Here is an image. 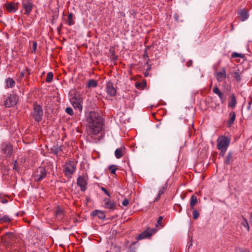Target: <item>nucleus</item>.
Listing matches in <instances>:
<instances>
[{
	"mask_svg": "<svg viewBox=\"0 0 252 252\" xmlns=\"http://www.w3.org/2000/svg\"><path fill=\"white\" fill-rule=\"evenodd\" d=\"M86 122L93 134L96 135L102 130L103 120L100 115L95 112H90L86 116Z\"/></svg>",
	"mask_w": 252,
	"mask_h": 252,
	"instance_id": "1",
	"label": "nucleus"
},
{
	"mask_svg": "<svg viewBox=\"0 0 252 252\" xmlns=\"http://www.w3.org/2000/svg\"><path fill=\"white\" fill-rule=\"evenodd\" d=\"M162 220H163V217L162 216H160L158 218V220L157 221V224L158 225H161V221H162Z\"/></svg>",
	"mask_w": 252,
	"mask_h": 252,
	"instance_id": "43",
	"label": "nucleus"
},
{
	"mask_svg": "<svg viewBox=\"0 0 252 252\" xmlns=\"http://www.w3.org/2000/svg\"><path fill=\"white\" fill-rule=\"evenodd\" d=\"M232 158V156L231 152L228 153L226 157L225 158L224 163L226 165H228L230 164V162Z\"/></svg>",
	"mask_w": 252,
	"mask_h": 252,
	"instance_id": "30",
	"label": "nucleus"
},
{
	"mask_svg": "<svg viewBox=\"0 0 252 252\" xmlns=\"http://www.w3.org/2000/svg\"><path fill=\"white\" fill-rule=\"evenodd\" d=\"M240 252H250V251H249L247 249H244V250H242Z\"/></svg>",
	"mask_w": 252,
	"mask_h": 252,
	"instance_id": "46",
	"label": "nucleus"
},
{
	"mask_svg": "<svg viewBox=\"0 0 252 252\" xmlns=\"http://www.w3.org/2000/svg\"><path fill=\"white\" fill-rule=\"evenodd\" d=\"M247 109L248 110H250L251 109V105H248L247 107Z\"/></svg>",
	"mask_w": 252,
	"mask_h": 252,
	"instance_id": "48",
	"label": "nucleus"
},
{
	"mask_svg": "<svg viewBox=\"0 0 252 252\" xmlns=\"http://www.w3.org/2000/svg\"><path fill=\"white\" fill-rule=\"evenodd\" d=\"M65 112L70 116L73 115V111L71 107H67L65 110Z\"/></svg>",
	"mask_w": 252,
	"mask_h": 252,
	"instance_id": "38",
	"label": "nucleus"
},
{
	"mask_svg": "<svg viewBox=\"0 0 252 252\" xmlns=\"http://www.w3.org/2000/svg\"><path fill=\"white\" fill-rule=\"evenodd\" d=\"M77 162L74 160H69L64 165V173L66 177L69 179L72 178L73 174L75 172Z\"/></svg>",
	"mask_w": 252,
	"mask_h": 252,
	"instance_id": "4",
	"label": "nucleus"
},
{
	"mask_svg": "<svg viewBox=\"0 0 252 252\" xmlns=\"http://www.w3.org/2000/svg\"><path fill=\"white\" fill-rule=\"evenodd\" d=\"M53 78V74L52 72H49L47 73L46 78V81L48 83H50L52 81Z\"/></svg>",
	"mask_w": 252,
	"mask_h": 252,
	"instance_id": "34",
	"label": "nucleus"
},
{
	"mask_svg": "<svg viewBox=\"0 0 252 252\" xmlns=\"http://www.w3.org/2000/svg\"><path fill=\"white\" fill-rule=\"evenodd\" d=\"M1 150L4 154L9 156L12 153V147L10 143H5L1 145Z\"/></svg>",
	"mask_w": 252,
	"mask_h": 252,
	"instance_id": "13",
	"label": "nucleus"
},
{
	"mask_svg": "<svg viewBox=\"0 0 252 252\" xmlns=\"http://www.w3.org/2000/svg\"><path fill=\"white\" fill-rule=\"evenodd\" d=\"M175 19H176V20L177 21L178 20V19H177V18H176V17H175Z\"/></svg>",
	"mask_w": 252,
	"mask_h": 252,
	"instance_id": "54",
	"label": "nucleus"
},
{
	"mask_svg": "<svg viewBox=\"0 0 252 252\" xmlns=\"http://www.w3.org/2000/svg\"><path fill=\"white\" fill-rule=\"evenodd\" d=\"M34 5L32 0H22L21 1V11L23 12L24 15L29 16L30 15L33 8Z\"/></svg>",
	"mask_w": 252,
	"mask_h": 252,
	"instance_id": "6",
	"label": "nucleus"
},
{
	"mask_svg": "<svg viewBox=\"0 0 252 252\" xmlns=\"http://www.w3.org/2000/svg\"><path fill=\"white\" fill-rule=\"evenodd\" d=\"M144 57H147V58L148 57V55H147V54L146 53V54H144Z\"/></svg>",
	"mask_w": 252,
	"mask_h": 252,
	"instance_id": "51",
	"label": "nucleus"
},
{
	"mask_svg": "<svg viewBox=\"0 0 252 252\" xmlns=\"http://www.w3.org/2000/svg\"><path fill=\"white\" fill-rule=\"evenodd\" d=\"M101 190H102L107 196L110 197V194L109 191L104 187L101 188Z\"/></svg>",
	"mask_w": 252,
	"mask_h": 252,
	"instance_id": "40",
	"label": "nucleus"
},
{
	"mask_svg": "<svg viewBox=\"0 0 252 252\" xmlns=\"http://www.w3.org/2000/svg\"><path fill=\"white\" fill-rule=\"evenodd\" d=\"M11 219L7 215L0 216V223L2 224L5 222H9Z\"/></svg>",
	"mask_w": 252,
	"mask_h": 252,
	"instance_id": "27",
	"label": "nucleus"
},
{
	"mask_svg": "<svg viewBox=\"0 0 252 252\" xmlns=\"http://www.w3.org/2000/svg\"><path fill=\"white\" fill-rule=\"evenodd\" d=\"M197 203V199L195 195H192L190 197L189 205L191 209H193L194 206Z\"/></svg>",
	"mask_w": 252,
	"mask_h": 252,
	"instance_id": "26",
	"label": "nucleus"
},
{
	"mask_svg": "<svg viewBox=\"0 0 252 252\" xmlns=\"http://www.w3.org/2000/svg\"><path fill=\"white\" fill-rule=\"evenodd\" d=\"M17 163V161H15V162H14V165L13 167V169H15V170H17V168L16 165V164Z\"/></svg>",
	"mask_w": 252,
	"mask_h": 252,
	"instance_id": "44",
	"label": "nucleus"
},
{
	"mask_svg": "<svg viewBox=\"0 0 252 252\" xmlns=\"http://www.w3.org/2000/svg\"><path fill=\"white\" fill-rule=\"evenodd\" d=\"M128 252H135V250L134 249H130L129 250Z\"/></svg>",
	"mask_w": 252,
	"mask_h": 252,
	"instance_id": "50",
	"label": "nucleus"
},
{
	"mask_svg": "<svg viewBox=\"0 0 252 252\" xmlns=\"http://www.w3.org/2000/svg\"><path fill=\"white\" fill-rule=\"evenodd\" d=\"M109 169H110L111 173L113 174H116V170H117V168L115 167V166L111 165L109 167Z\"/></svg>",
	"mask_w": 252,
	"mask_h": 252,
	"instance_id": "39",
	"label": "nucleus"
},
{
	"mask_svg": "<svg viewBox=\"0 0 252 252\" xmlns=\"http://www.w3.org/2000/svg\"><path fill=\"white\" fill-rule=\"evenodd\" d=\"M47 175V170L43 167H38L33 173L32 178L36 182H39L44 179Z\"/></svg>",
	"mask_w": 252,
	"mask_h": 252,
	"instance_id": "5",
	"label": "nucleus"
},
{
	"mask_svg": "<svg viewBox=\"0 0 252 252\" xmlns=\"http://www.w3.org/2000/svg\"><path fill=\"white\" fill-rule=\"evenodd\" d=\"M106 91L107 94L110 96H114L116 94V89L112 82L109 81L107 82L106 85Z\"/></svg>",
	"mask_w": 252,
	"mask_h": 252,
	"instance_id": "12",
	"label": "nucleus"
},
{
	"mask_svg": "<svg viewBox=\"0 0 252 252\" xmlns=\"http://www.w3.org/2000/svg\"><path fill=\"white\" fill-rule=\"evenodd\" d=\"M51 151L54 155L57 157L62 155V147L58 145H56L53 146L51 149Z\"/></svg>",
	"mask_w": 252,
	"mask_h": 252,
	"instance_id": "15",
	"label": "nucleus"
},
{
	"mask_svg": "<svg viewBox=\"0 0 252 252\" xmlns=\"http://www.w3.org/2000/svg\"><path fill=\"white\" fill-rule=\"evenodd\" d=\"M250 222L252 226V212L251 214V217H250Z\"/></svg>",
	"mask_w": 252,
	"mask_h": 252,
	"instance_id": "45",
	"label": "nucleus"
},
{
	"mask_svg": "<svg viewBox=\"0 0 252 252\" xmlns=\"http://www.w3.org/2000/svg\"><path fill=\"white\" fill-rule=\"evenodd\" d=\"M213 92L214 94H217V95H218V96H219L221 100L222 99V96H223L222 93H221V92L219 90V89L217 86H216V87L213 88Z\"/></svg>",
	"mask_w": 252,
	"mask_h": 252,
	"instance_id": "32",
	"label": "nucleus"
},
{
	"mask_svg": "<svg viewBox=\"0 0 252 252\" xmlns=\"http://www.w3.org/2000/svg\"><path fill=\"white\" fill-rule=\"evenodd\" d=\"M15 252H22V251H18L17 250H15Z\"/></svg>",
	"mask_w": 252,
	"mask_h": 252,
	"instance_id": "52",
	"label": "nucleus"
},
{
	"mask_svg": "<svg viewBox=\"0 0 252 252\" xmlns=\"http://www.w3.org/2000/svg\"><path fill=\"white\" fill-rule=\"evenodd\" d=\"M7 201L6 200H4L3 201V203H6V202H7Z\"/></svg>",
	"mask_w": 252,
	"mask_h": 252,
	"instance_id": "53",
	"label": "nucleus"
},
{
	"mask_svg": "<svg viewBox=\"0 0 252 252\" xmlns=\"http://www.w3.org/2000/svg\"><path fill=\"white\" fill-rule=\"evenodd\" d=\"M56 217L60 220H62L64 215V211L60 207H57L55 211Z\"/></svg>",
	"mask_w": 252,
	"mask_h": 252,
	"instance_id": "18",
	"label": "nucleus"
},
{
	"mask_svg": "<svg viewBox=\"0 0 252 252\" xmlns=\"http://www.w3.org/2000/svg\"><path fill=\"white\" fill-rule=\"evenodd\" d=\"M166 189V187L165 186L162 187L158 191V194L155 199V201H158L160 199V196L164 193Z\"/></svg>",
	"mask_w": 252,
	"mask_h": 252,
	"instance_id": "31",
	"label": "nucleus"
},
{
	"mask_svg": "<svg viewBox=\"0 0 252 252\" xmlns=\"http://www.w3.org/2000/svg\"><path fill=\"white\" fill-rule=\"evenodd\" d=\"M122 205L124 206H126L129 204V201L127 199H125L122 202Z\"/></svg>",
	"mask_w": 252,
	"mask_h": 252,
	"instance_id": "41",
	"label": "nucleus"
},
{
	"mask_svg": "<svg viewBox=\"0 0 252 252\" xmlns=\"http://www.w3.org/2000/svg\"><path fill=\"white\" fill-rule=\"evenodd\" d=\"M70 102L75 110H78L80 112H82L83 98L79 94L75 93L73 94H71Z\"/></svg>",
	"mask_w": 252,
	"mask_h": 252,
	"instance_id": "3",
	"label": "nucleus"
},
{
	"mask_svg": "<svg viewBox=\"0 0 252 252\" xmlns=\"http://www.w3.org/2000/svg\"><path fill=\"white\" fill-rule=\"evenodd\" d=\"M77 184L83 191L87 189L88 178L85 176H79L77 180Z\"/></svg>",
	"mask_w": 252,
	"mask_h": 252,
	"instance_id": "11",
	"label": "nucleus"
},
{
	"mask_svg": "<svg viewBox=\"0 0 252 252\" xmlns=\"http://www.w3.org/2000/svg\"><path fill=\"white\" fill-rule=\"evenodd\" d=\"M192 214H193V219L194 220H196L199 217V213L198 211L195 209H193L192 211Z\"/></svg>",
	"mask_w": 252,
	"mask_h": 252,
	"instance_id": "36",
	"label": "nucleus"
},
{
	"mask_svg": "<svg viewBox=\"0 0 252 252\" xmlns=\"http://www.w3.org/2000/svg\"><path fill=\"white\" fill-rule=\"evenodd\" d=\"M226 77L225 70L223 68L221 71L218 72L216 73V77L218 82H222Z\"/></svg>",
	"mask_w": 252,
	"mask_h": 252,
	"instance_id": "16",
	"label": "nucleus"
},
{
	"mask_svg": "<svg viewBox=\"0 0 252 252\" xmlns=\"http://www.w3.org/2000/svg\"><path fill=\"white\" fill-rule=\"evenodd\" d=\"M252 98L248 102V105H252Z\"/></svg>",
	"mask_w": 252,
	"mask_h": 252,
	"instance_id": "49",
	"label": "nucleus"
},
{
	"mask_svg": "<svg viewBox=\"0 0 252 252\" xmlns=\"http://www.w3.org/2000/svg\"><path fill=\"white\" fill-rule=\"evenodd\" d=\"M236 103H237L236 98L235 96H234V95L233 94L231 96V99L228 102V106L229 107H231V108H233L235 107Z\"/></svg>",
	"mask_w": 252,
	"mask_h": 252,
	"instance_id": "25",
	"label": "nucleus"
},
{
	"mask_svg": "<svg viewBox=\"0 0 252 252\" xmlns=\"http://www.w3.org/2000/svg\"><path fill=\"white\" fill-rule=\"evenodd\" d=\"M233 77L235 79L237 82L241 81V77L238 72L235 71L233 73Z\"/></svg>",
	"mask_w": 252,
	"mask_h": 252,
	"instance_id": "35",
	"label": "nucleus"
},
{
	"mask_svg": "<svg viewBox=\"0 0 252 252\" xmlns=\"http://www.w3.org/2000/svg\"><path fill=\"white\" fill-rule=\"evenodd\" d=\"M238 14L239 15L240 19L242 21L247 20L249 17L248 12L244 9L241 10L239 12Z\"/></svg>",
	"mask_w": 252,
	"mask_h": 252,
	"instance_id": "20",
	"label": "nucleus"
},
{
	"mask_svg": "<svg viewBox=\"0 0 252 252\" xmlns=\"http://www.w3.org/2000/svg\"><path fill=\"white\" fill-rule=\"evenodd\" d=\"M157 231L156 228H148L136 237V239L140 240L150 237Z\"/></svg>",
	"mask_w": 252,
	"mask_h": 252,
	"instance_id": "9",
	"label": "nucleus"
},
{
	"mask_svg": "<svg viewBox=\"0 0 252 252\" xmlns=\"http://www.w3.org/2000/svg\"><path fill=\"white\" fill-rule=\"evenodd\" d=\"M4 7L9 12H14L18 9V3L12 2H7L4 4Z\"/></svg>",
	"mask_w": 252,
	"mask_h": 252,
	"instance_id": "14",
	"label": "nucleus"
},
{
	"mask_svg": "<svg viewBox=\"0 0 252 252\" xmlns=\"http://www.w3.org/2000/svg\"><path fill=\"white\" fill-rule=\"evenodd\" d=\"M146 80H143L142 82H136L135 83V87L137 89H140L143 90L145 87L146 86Z\"/></svg>",
	"mask_w": 252,
	"mask_h": 252,
	"instance_id": "29",
	"label": "nucleus"
},
{
	"mask_svg": "<svg viewBox=\"0 0 252 252\" xmlns=\"http://www.w3.org/2000/svg\"><path fill=\"white\" fill-rule=\"evenodd\" d=\"M148 74H149V73H148V71H146L145 73H144V76L145 77H147L148 76Z\"/></svg>",
	"mask_w": 252,
	"mask_h": 252,
	"instance_id": "47",
	"label": "nucleus"
},
{
	"mask_svg": "<svg viewBox=\"0 0 252 252\" xmlns=\"http://www.w3.org/2000/svg\"><path fill=\"white\" fill-rule=\"evenodd\" d=\"M73 14L72 13H69L67 16V19L66 20V23L69 26H72L75 24V22L73 19Z\"/></svg>",
	"mask_w": 252,
	"mask_h": 252,
	"instance_id": "28",
	"label": "nucleus"
},
{
	"mask_svg": "<svg viewBox=\"0 0 252 252\" xmlns=\"http://www.w3.org/2000/svg\"><path fill=\"white\" fill-rule=\"evenodd\" d=\"M103 207L104 208L109 209L111 211H113L117 209L116 203L114 200H111L108 198H105L103 199Z\"/></svg>",
	"mask_w": 252,
	"mask_h": 252,
	"instance_id": "10",
	"label": "nucleus"
},
{
	"mask_svg": "<svg viewBox=\"0 0 252 252\" xmlns=\"http://www.w3.org/2000/svg\"><path fill=\"white\" fill-rule=\"evenodd\" d=\"M97 86V82L94 79H90L87 84V88H94Z\"/></svg>",
	"mask_w": 252,
	"mask_h": 252,
	"instance_id": "23",
	"label": "nucleus"
},
{
	"mask_svg": "<svg viewBox=\"0 0 252 252\" xmlns=\"http://www.w3.org/2000/svg\"><path fill=\"white\" fill-rule=\"evenodd\" d=\"M6 87L7 88H12L15 85V81L11 78H7L6 81Z\"/></svg>",
	"mask_w": 252,
	"mask_h": 252,
	"instance_id": "22",
	"label": "nucleus"
},
{
	"mask_svg": "<svg viewBox=\"0 0 252 252\" xmlns=\"http://www.w3.org/2000/svg\"><path fill=\"white\" fill-rule=\"evenodd\" d=\"M91 215L94 217L97 216L98 218L102 220H104L106 218L105 212L100 210H95L93 211L92 212Z\"/></svg>",
	"mask_w": 252,
	"mask_h": 252,
	"instance_id": "17",
	"label": "nucleus"
},
{
	"mask_svg": "<svg viewBox=\"0 0 252 252\" xmlns=\"http://www.w3.org/2000/svg\"><path fill=\"white\" fill-rule=\"evenodd\" d=\"M124 149L123 148H118L115 151V155L117 158H120L124 156Z\"/></svg>",
	"mask_w": 252,
	"mask_h": 252,
	"instance_id": "24",
	"label": "nucleus"
},
{
	"mask_svg": "<svg viewBox=\"0 0 252 252\" xmlns=\"http://www.w3.org/2000/svg\"><path fill=\"white\" fill-rule=\"evenodd\" d=\"M4 97V105L7 108L14 106L18 101L19 97L16 94H9Z\"/></svg>",
	"mask_w": 252,
	"mask_h": 252,
	"instance_id": "7",
	"label": "nucleus"
},
{
	"mask_svg": "<svg viewBox=\"0 0 252 252\" xmlns=\"http://www.w3.org/2000/svg\"><path fill=\"white\" fill-rule=\"evenodd\" d=\"M37 48V43L36 42L32 43V52H35Z\"/></svg>",
	"mask_w": 252,
	"mask_h": 252,
	"instance_id": "42",
	"label": "nucleus"
},
{
	"mask_svg": "<svg viewBox=\"0 0 252 252\" xmlns=\"http://www.w3.org/2000/svg\"><path fill=\"white\" fill-rule=\"evenodd\" d=\"M232 57L233 58H238V57H239V58H243L244 57V55L242 54H240V53H236V52H234L232 54V55H231Z\"/></svg>",
	"mask_w": 252,
	"mask_h": 252,
	"instance_id": "37",
	"label": "nucleus"
},
{
	"mask_svg": "<svg viewBox=\"0 0 252 252\" xmlns=\"http://www.w3.org/2000/svg\"><path fill=\"white\" fill-rule=\"evenodd\" d=\"M30 72L29 70L26 68V69H23L19 74V79H22L24 77H28L30 75Z\"/></svg>",
	"mask_w": 252,
	"mask_h": 252,
	"instance_id": "21",
	"label": "nucleus"
},
{
	"mask_svg": "<svg viewBox=\"0 0 252 252\" xmlns=\"http://www.w3.org/2000/svg\"><path fill=\"white\" fill-rule=\"evenodd\" d=\"M230 139L225 136H219L217 139V148L220 151V155L223 156L230 144Z\"/></svg>",
	"mask_w": 252,
	"mask_h": 252,
	"instance_id": "2",
	"label": "nucleus"
},
{
	"mask_svg": "<svg viewBox=\"0 0 252 252\" xmlns=\"http://www.w3.org/2000/svg\"><path fill=\"white\" fill-rule=\"evenodd\" d=\"M43 115L42 108L40 105L34 104L33 106V111L32 116L34 120L39 122L42 120Z\"/></svg>",
	"mask_w": 252,
	"mask_h": 252,
	"instance_id": "8",
	"label": "nucleus"
},
{
	"mask_svg": "<svg viewBox=\"0 0 252 252\" xmlns=\"http://www.w3.org/2000/svg\"><path fill=\"white\" fill-rule=\"evenodd\" d=\"M236 119V114L234 112H231L229 114V119L227 122L228 127H230Z\"/></svg>",
	"mask_w": 252,
	"mask_h": 252,
	"instance_id": "19",
	"label": "nucleus"
},
{
	"mask_svg": "<svg viewBox=\"0 0 252 252\" xmlns=\"http://www.w3.org/2000/svg\"><path fill=\"white\" fill-rule=\"evenodd\" d=\"M241 218L242 219V221L241 223V225L245 227L247 231H249L250 230V226L247 220L243 216H242Z\"/></svg>",
	"mask_w": 252,
	"mask_h": 252,
	"instance_id": "33",
	"label": "nucleus"
}]
</instances>
